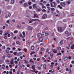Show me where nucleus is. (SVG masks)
Returning <instances> with one entry per match:
<instances>
[{
    "mask_svg": "<svg viewBox=\"0 0 74 74\" xmlns=\"http://www.w3.org/2000/svg\"><path fill=\"white\" fill-rule=\"evenodd\" d=\"M28 28L29 30H32L33 28L32 27H28Z\"/></svg>",
    "mask_w": 74,
    "mask_h": 74,
    "instance_id": "13",
    "label": "nucleus"
},
{
    "mask_svg": "<svg viewBox=\"0 0 74 74\" xmlns=\"http://www.w3.org/2000/svg\"><path fill=\"white\" fill-rule=\"evenodd\" d=\"M5 55L3 56V59H5Z\"/></svg>",
    "mask_w": 74,
    "mask_h": 74,
    "instance_id": "47",
    "label": "nucleus"
},
{
    "mask_svg": "<svg viewBox=\"0 0 74 74\" xmlns=\"http://www.w3.org/2000/svg\"><path fill=\"white\" fill-rule=\"evenodd\" d=\"M38 11H39V12H40L41 11V8H40V9H38Z\"/></svg>",
    "mask_w": 74,
    "mask_h": 74,
    "instance_id": "46",
    "label": "nucleus"
},
{
    "mask_svg": "<svg viewBox=\"0 0 74 74\" xmlns=\"http://www.w3.org/2000/svg\"><path fill=\"white\" fill-rule=\"evenodd\" d=\"M55 64V63L53 62H52L51 63V64L52 65H53V64Z\"/></svg>",
    "mask_w": 74,
    "mask_h": 74,
    "instance_id": "59",
    "label": "nucleus"
},
{
    "mask_svg": "<svg viewBox=\"0 0 74 74\" xmlns=\"http://www.w3.org/2000/svg\"><path fill=\"white\" fill-rule=\"evenodd\" d=\"M35 53V52L33 51L30 54L31 55H33V53Z\"/></svg>",
    "mask_w": 74,
    "mask_h": 74,
    "instance_id": "37",
    "label": "nucleus"
},
{
    "mask_svg": "<svg viewBox=\"0 0 74 74\" xmlns=\"http://www.w3.org/2000/svg\"><path fill=\"white\" fill-rule=\"evenodd\" d=\"M47 8L49 10H51V8L49 7H47Z\"/></svg>",
    "mask_w": 74,
    "mask_h": 74,
    "instance_id": "38",
    "label": "nucleus"
},
{
    "mask_svg": "<svg viewBox=\"0 0 74 74\" xmlns=\"http://www.w3.org/2000/svg\"><path fill=\"white\" fill-rule=\"evenodd\" d=\"M71 16H74V13H72L71 14Z\"/></svg>",
    "mask_w": 74,
    "mask_h": 74,
    "instance_id": "52",
    "label": "nucleus"
},
{
    "mask_svg": "<svg viewBox=\"0 0 74 74\" xmlns=\"http://www.w3.org/2000/svg\"><path fill=\"white\" fill-rule=\"evenodd\" d=\"M2 48L3 49H5V47L4 46H3L2 47Z\"/></svg>",
    "mask_w": 74,
    "mask_h": 74,
    "instance_id": "56",
    "label": "nucleus"
},
{
    "mask_svg": "<svg viewBox=\"0 0 74 74\" xmlns=\"http://www.w3.org/2000/svg\"><path fill=\"white\" fill-rule=\"evenodd\" d=\"M16 43L17 44H18V45H21V43L19 42V41H16Z\"/></svg>",
    "mask_w": 74,
    "mask_h": 74,
    "instance_id": "11",
    "label": "nucleus"
},
{
    "mask_svg": "<svg viewBox=\"0 0 74 74\" xmlns=\"http://www.w3.org/2000/svg\"><path fill=\"white\" fill-rule=\"evenodd\" d=\"M56 1L57 3H60V1L59 0H57Z\"/></svg>",
    "mask_w": 74,
    "mask_h": 74,
    "instance_id": "36",
    "label": "nucleus"
},
{
    "mask_svg": "<svg viewBox=\"0 0 74 74\" xmlns=\"http://www.w3.org/2000/svg\"><path fill=\"white\" fill-rule=\"evenodd\" d=\"M68 59V58L67 57H66L64 58V61H65V60H67Z\"/></svg>",
    "mask_w": 74,
    "mask_h": 74,
    "instance_id": "35",
    "label": "nucleus"
},
{
    "mask_svg": "<svg viewBox=\"0 0 74 74\" xmlns=\"http://www.w3.org/2000/svg\"><path fill=\"white\" fill-rule=\"evenodd\" d=\"M70 3H71V1L70 0H69L67 2V4H70Z\"/></svg>",
    "mask_w": 74,
    "mask_h": 74,
    "instance_id": "30",
    "label": "nucleus"
},
{
    "mask_svg": "<svg viewBox=\"0 0 74 74\" xmlns=\"http://www.w3.org/2000/svg\"><path fill=\"white\" fill-rule=\"evenodd\" d=\"M42 18L43 19H45V18H47V15L45 14H44Z\"/></svg>",
    "mask_w": 74,
    "mask_h": 74,
    "instance_id": "8",
    "label": "nucleus"
},
{
    "mask_svg": "<svg viewBox=\"0 0 74 74\" xmlns=\"http://www.w3.org/2000/svg\"><path fill=\"white\" fill-rule=\"evenodd\" d=\"M3 62V61L2 60H0V64H1Z\"/></svg>",
    "mask_w": 74,
    "mask_h": 74,
    "instance_id": "50",
    "label": "nucleus"
},
{
    "mask_svg": "<svg viewBox=\"0 0 74 74\" xmlns=\"http://www.w3.org/2000/svg\"><path fill=\"white\" fill-rule=\"evenodd\" d=\"M71 49H74V46H73V45H72V47H71Z\"/></svg>",
    "mask_w": 74,
    "mask_h": 74,
    "instance_id": "48",
    "label": "nucleus"
},
{
    "mask_svg": "<svg viewBox=\"0 0 74 74\" xmlns=\"http://www.w3.org/2000/svg\"><path fill=\"white\" fill-rule=\"evenodd\" d=\"M21 55H22V53L21 52H19L18 55V56H21Z\"/></svg>",
    "mask_w": 74,
    "mask_h": 74,
    "instance_id": "32",
    "label": "nucleus"
},
{
    "mask_svg": "<svg viewBox=\"0 0 74 74\" xmlns=\"http://www.w3.org/2000/svg\"><path fill=\"white\" fill-rule=\"evenodd\" d=\"M38 36L40 38L41 37H42V34H41V33H39L38 35Z\"/></svg>",
    "mask_w": 74,
    "mask_h": 74,
    "instance_id": "10",
    "label": "nucleus"
},
{
    "mask_svg": "<svg viewBox=\"0 0 74 74\" xmlns=\"http://www.w3.org/2000/svg\"><path fill=\"white\" fill-rule=\"evenodd\" d=\"M37 4H33L32 5V7L33 8H36L37 6L36 5Z\"/></svg>",
    "mask_w": 74,
    "mask_h": 74,
    "instance_id": "7",
    "label": "nucleus"
},
{
    "mask_svg": "<svg viewBox=\"0 0 74 74\" xmlns=\"http://www.w3.org/2000/svg\"><path fill=\"white\" fill-rule=\"evenodd\" d=\"M29 23H32V19H29Z\"/></svg>",
    "mask_w": 74,
    "mask_h": 74,
    "instance_id": "22",
    "label": "nucleus"
},
{
    "mask_svg": "<svg viewBox=\"0 0 74 74\" xmlns=\"http://www.w3.org/2000/svg\"><path fill=\"white\" fill-rule=\"evenodd\" d=\"M17 27L18 28H20L21 27V24H17Z\"/></svg>",
    "mask_w": 74,
    "mask_h": 74,
    "instance_id": "9",
    "label": "nucleus"
},
{
    "mask_svg": "<svg viewBox=\"0 0 74 74\" xmlns=\"http://www.w3.org/2000/svg\"><path fill=\"white\" fill-rule=\"evenodd\" d=\"M57 13H58V14H60L61 12H59V11H58V10H57Z\"/></svg>",
    "mask_w": 74,
    "mask_h": 74,
    "instance_id": "43",
    "label": "nucleus"
},
{
    "mask_svg": "<svg viewBox=\"0 0 74 74\" xmlns=\"http://www.w3.org/2000/svg\"><path fill=\"white\" fill-rule=\"evenodd\" d=\"M50 56H51V58H52V57L53 56V54H50Z\"/></svg>",
    "mask_w": 74,
    "mask_h": 74,
    "instance_id": "60",
    "label": "nucleus"
},
{
    "mask_svg": "<svg viewBox=\"0 0 74 74\" xmlns=\"http://www.w3.org/2000/svg\"><path fill=\"white\" fill-rule=\"evenodd\" d=\"M27 66L28 67H29L30 66V65L29 64H27Z\"/></svg>",
    "mask_w": 74,
    "mask_h": 74,
    "instance_id": "61",
    "label": "nucleus"
},
{
    "mask_svg": "<svg viewBox=\"0 0 74 74\" xmlns=\"http://www.w3.org/2000/svg\"><path fill=\"white\" fill-rule=\"evenodd\" d=\"M18 31L16 30L14 32V33H15V34H16V33H18Z\"/></svg>",
    "mask_w": 74,
    "mask_h": 74,
    "instance_id": "49",
    "label": "nucleus"
},
{
    "mask_svg": "<svg viewBox=\"0 0 74 74\" xmlns=\"http://www.w3.org/2000/svg\"><path fill=\"white\" fill-rule=\"evenodd\" d=\"M13 53L14 55H16V52H14Z\"/></svg>",
    "mask_w": 74,
    "mask_h": 74,
    "instance_id": "53",
    "label": "nucleus"
},
{
    "mask_svg": "<svg viewBox=\"0 0 74 74\" xmlns=\"http://www.w3.org/2000/svg\"><path fill=\"white\" fill-rule=\"evenodd\" d=\"M42 8H46V7H45V6H44V5L43 4H42Z\"/></svg>",
    "mask_w": 74,
    "mask_h": 74,
    "instance_id": "42",
    "label": "nucleus"
},
{
    "mask_svg": "<svg viewBox=\"0 0 74 74\" xmlns=\"http://www.w3.org/2000/svg\"><path fill=\"white\" fill-rule=\"evenodd\" d=\"M29 62L30 63H31V62H32V63H34V61L32 60V59L30 60Z\"/></svg>",
    "mask_w": 74,
    "mask_h": 74,
    "instance_id": "27",
    "label": "nucleus"
},
{
    "mask_svg": "<svg viewBox=\"0 0 74 74\" xmlns=\"http://www.w3.org/2000/svg\"><path fill=\"white\" fill-rule=\"evenodd\" d=\"M51 10L52 11H55V9L53 8H52L51 9Z\"/></svg>",
    "mask_w": 74,
    "mask_h": 74,
    "instance_id": "23",
    "label": "nucleus"
},
{
    "mask_svg": "<svg viewBox=\"0 0 74 74\" xmlns=\"http://www.w3.org/2000/svg\"><path fill=\"white\" fill-rule=\"evenodd\" d=\"M44 45V44L41 43L40 45V46H41V45Z\"/></svg>",
    "mask_w": 74,
    "mask_h": 74,
    "instance_id": "64",
    "label": "nucleus"
},
{
    "mask_svg": "<svg viewBox=\"0 0 74 74\" xmlns=\"http://www.w3.org/2000/svg\"><path fill=\"white\" fill-rule=\"evenodd\" d=\"M58 7L59 8H60V9H62V7L60 6V5H58Z\"/></svg>",
    "mask_w": 74,
    "mask_h": 74,
    "instance_id": "40",
    "label": "nucleus"
},
{
    "mask_svg": "<svg viewBox=\"0 0 74 74\" xmlns=\"http://www.w3.org/2000/svg\"><path fill=\"white\" fill-rule=\"evenodd\" d=\"M25 63H27V64H28L29 63V62L27 60H25Z\"/></svg>",
    "mask_w": 74,
    "mask_h": 74,
    "instance_id": "31",
    "label": "nucleus"
},
{
    "mask_svg": "<svg viewBox=\"0 0 74 74\" xmlns=\"http://www.w3.org/2000/svg\"><path fill=\"white\" fill-rule=\"evenodd\" d=\"M6 23L8 24H10V20H8L6 21Z\"/></svg>",
    "mask_w": 74,
    "mask_h": 74,
    "instance_id": "16",
    "label": "nucleus"
},
{
    "mask_svg": "<svg viewBox=\"0 0 74 74\" xmlns=\"http://www.w3.org/2000/svg\"><path fill=\"white\" fill-rule=\"evenodd\" d=\"M23 34L24 36L23 37H23L25 36V32L24 31L23 32Z\"/></svg>",
    "mask_w": 74,
    "mask_h": 74,
    "instance_id": "25",
    "label": "nucleus"
},
{
    "mask_svg": "<svg viewBox=\"0 0 74 74\" xmlns=\"http://www.w3.org/2000/svg\"><path fill=\"white\" fill-rule=\"evenodd\" d=\"M57 56H59V55L61 56V55H62V53H57Z\"/></svg>",
    "mask_w": 74,
    "mask_h": 74,
    "instance_id": "20",
    "label": "nucleus"
},
{
    "mask_svg": "<svg viewBox=\"0 0 74 74\" xmlns=\"http://www.w3.org/2000/svg\"><path fill=\"white\" fill-rule=\"evenodd\" d=\"M41 51H44V48H41Z\"/></svg>",
    "mask_w": 74,
    "mask_h": 74,
    "instance_id": "58",
    "label": "nucleus"
},
{
    "mask_svg": "<svg viewBox=\"0 0 74 74\" xmlns=\"http://www.w3.org/2000/svg\"><path fill=\"white\" fill-rule=\"evenodd\" d=\"M65 34H69V32H68V31H66L65 32Z\"/></svg>",
    "mask_w": 74,
    "mask_h": 74,
    "instance_id": "57",
    "label": "nucleus"
},
{
    "mask_svg": "<svg viewBox=\"0 0 74 74\" xmlns=\"http://www.w3.org/2000/svg\"><path fill=\"white\" fill-rule=\"evenodd\" d=\"M60 4L62 7H65V6H66V3L65 2H61L60 3Z\"/></svg>",
    "mask_w": 74,
    "mask_h": 74,
    "instance_id": "2",
    "label": "nucleus"
},
{
    "mask_svg": "<svg viewBox=\"0 0 74 74\" xmlns=\"http://www.w3.org/2000/svg\"><path fill=\"white\" fill-rule=\"evenodd\" d=\"M12 21L13 22V23H14V22H15V20L13 19L12 20Z\"/></svg>",
    "mask_w": 74,
    "mask_h": 74,
    "instance_id": "54",
    "label": "nucleus"
},
{
    "mask_svg": "<svg viewBox=\"0 0 74 74\" xmlns=\"http://www.w3.org/2000/svg\"><path fill=\"white\" fill-rule=\"evenodd\" d=\"M6 52L8 53H10V50L8 49H7L6 50Z\"/></svg>",
    "mask_w": 74,
    "mask_h": 74,
    "instance_id": "33",
    "label": "nucleus"
},
{
    "mask_svg": "<svg viewBox=\"0 0 74 74\" xmlns=\"http://www.w3.org/2000/svg\"><path fill=\"white\" fill-rule=\"evenodd\" d=\"M46 67H47V65H46V64H44V68H45V70L46 69H47L46 68Z\"/></svg>",
    "mask_w": 74,
    "mask_h": 74,
    "instance_id": "29",
    "label": "nucleus"
},
{
    "mask_svg": "<svg viewBox=\"0 0 74 74\" xmlns=\"http://www.w3.org/2000/svg\"><path fill=\"white\" fill-rule=\"evenodd\" d=\"M43 40L42 39V37L40 38L39 39V41L40 42H42V41H43Z\"/></svg>",
    "mask_w": 74,
    "mask_h": 74,
    "instance_id": "19",
    "label": "nucleus"
},
{
    "mask_svg": "<svg viewBox=\"0 0 74 74\" xmlns=\"http://www.w3.org/2000/svg\"><path fill=\"white\" fill-rule=\"evenodd\" d=\"M53 53H56L58 52V50L55 49H54L53 50Z\"/></svg>",
    "mask_w": 74,
    "mask_h": 74,
    "instance_id": "6",
    "label": "nucleus"
},
{
    "mask_svg": "<svg viewBox=\"0 0 74 74\" xmlns=\"http://www.w3.org/2000/svg\"><path fill=\"white\" fill-rule=\"evenodd\" d=\"M58 30L59 32H62V27H58Z\"/></svg>",
    "mask_w": 74,
    "mask_h": 74,
    "instance_id": "3",
    "label": "nucleus"
},
{
    "mask_svg": "<svg viewBox=\"0 0 74 74\" xmlns=\"http://www.w3.org/2000/svg\"><path fill=\"white\" fill-rule=\"evenodd\" d=\"M5 18H8V16H7V15H6L5 16Z\"/></svg>",
    "mask_w": 74,
    "mask_h": 74,
    "instance_id": "55",
    "label": "nucleus"
},
{
    "mask_svg": "<svg viewBox=\"0 0 74 74\" xmlns=\"http://www.w3.org/2000/svg\"><path fill=\"white\" fill-rule=\"evenodd\" d=\"M46 5H47V6H48V7H49L50 5H49V4H47Z\"/></svg>",
    "mask_w": 74,
    "mask_h": 74,
    "instance_id": "63",
    "label": "nucleus"
},
{
    "mask_svg": "<svg viewBox=\"0 0 74 74\" xmlns=\"http://www.w3.org/2000/svg\"><path fill=\"white\" fill-rule=\"evenodd\" d=\"M31 49H32V50H33L34 49V47L33 46H32L31 47Z\"/></svg>",
    "mask_w": 74,
    "mask_h": 74,
    "instance_id": "34",
    "label": "nucleus"
},
{
    "mask_svg": "<svg viewBox=\"0 0 74 74\" xmlns=\"http://www.w3.org/2000/svg\"><path fill=\"white\" fill-rule=\"evenodd\" d=\"M23 6L24 7H26L27 6H28V5L26 3H25L23 4Z\"/></svg>",
    "mask_w": 74,
    "mask_h": 74,
    "instance_id": "15",
    "label": "nucleus"
},
{
    "mask_svg": "<svg viewBox=\"0 0 74 74\" xmlns=\"http://www.w3.org/2000/svg\"><path fill=\"white\" fill-rule=\"evenodd\" d=\"M38 70H41V67L40 66H38Z\"/></svg>",
    "mask_w": 74,
    "mask_h": 74,
    "instance_id": "39",
    "label": "nucleus"
},
{
    "mask_svg": "<svg viewBox=\"0 0 74 74\" xmlns=\"http://www.w3.org/2000/svg\"><path fill=\"white\" fill-rule=\"evenodd\" d=\"M35 65H34L32 66L31 68L32 69H33V70L34 71H36V69H35Z\"/></svg>",
    "mask_w": 74,
    "mask_h": 74,
    "instance_id": "4",
    "label": "nucleus"
},
{
    "mask_svg": "<svg viewBox=\"0 0 74 74\" xmlns=\"http://www.w3.org/2000/svg\"><path fill=\"white\" fill-rule=\"evenodd\" d=\"M13 59H12V60H11V61H10V63L12 64H13Z\"/></svg>",
    "mask_w": 74,
    "mask_h": 74,
    "instance_id": "41",
    "label": "nucleus"
},
{
    "mask_svg": "<svg viewBox=\"0 0 74 74\" xmlns=\"http://www.w3.org/2000/svg\"><path fill=\"white\" fill-rule=\"evenodd\" d=\"M50 5L51 7L56 8V7L57 5V3L55 1L52 2L50 3Z\"/></svg>",
    "mask_w": 74,
    "mask_h": 74,
    "instance_id": "1",
    "label": "nucleus"
},
{
    "mask_svg": "<svg viewBox=\"0 0 74 74\" xmlns=\"http://www.w3.org/2000/svg\"><path fill=\"white\" fill-rule=\"evenodd\" d=\"M57 49L58 50L60 51V50L61 49V47H58L57 48Z\"/></svg>",
    "mask_w": 74,
    "mask_h": 74,
    "instance_id": "26",
    "label": "nucleus"
},
{
    "mask_svg": "<svg viewBox=\"0 0 74 74\" xmlns=\"http://www.w3.org/2000/svg\"><path fill=\"white\" fill-rule=\"evenodd\" d=\"M49 35V33L46 32H45V36H47Z\"/></svg>",
    "mask_w": 74,
    "mask_h": 74,
    "instance_id": "21",
    "label": "nucleus"
},
{
    "mask_svg": "<svg viewBox=\"0 0 74 74\" xmlns=\"http://www.w3.org/2000/svg\"><path fill=\"white\" fill-rule=\"evenodd\" d=\"M15 2V0H12L11 1V3L12 4H13V3H14Z\"/></svg>",
    "mask_w": 74,
    "mask_h": 74,
    "instance_id": "24",
    "label": "nucleus"
},
{
    "mask_svg": "<svg viewBox=\"0 0 74 74\" xmlns=\"http://www.w3.org/2000/svg\"><path fill=\"white\" fill-rule=\"evenodd\" d=\"M8 16H9V17L11 16V14H8Z\"/></svg>",
    "mask_w": 74,
    "mask_h": 74,
    "instance_id": "62",
    "label": "nucleus"
},
{
    "mask_svg": "<svg viewBox=\"0 0 74 74\" xmlns=\"http://www.w3.org/2000/svg\"><path fill=\"white\" fill-rule=\"evenodd\" d=\"M48 51H49V49H47L46 50V52H48Z\"/></svg>",
    "mask_w": 74,
    "mask_h": 74,
    "instance_id": "45",
    "label": "nucleus"
},
{
    "mask_svg": "<svg viewBox=\"0 0 74 74\" xmlns=\"http://www.w3.org/2000/svg\"><path fill=\"white\" fill-rule=\"evenodd\" d=\"M28 4H29V5H31V4H32V2H29L28 3Z\"/></svg>",
    "mask_w": 74,
    "mask_h": 74,
    "instance_id": "44",
    "label": "nucleus"
},
{
    "mask_svg": "<svg viewBox=\"0 0 74 74\" xmlns=\"http://www.w3.org/2000/svg\"><path fill=\"white\" fill-rule=\"evenodd\" d=\"M32 21H35L37 22H40V20L38 19H31Z\"/></svg>",
    "mask_w": 74,
    "mask_h": 74,
    "instance_id": "5",
    "label": "nucleus"
},
{
    "mask_svg": "<svg viewBox=\"0 0 74 74\" xmlns=\"http://www.w3.org/2000/svg\"><path fill=\"white\" fill-rule=\"evenodd\" d=\"M7 56L8 57V58H11V57L12 56L11 55L9 54H7Z\"/></svg>",
    "mask_w": 74,
    "mask_h": 74,
    "instance_id": "14",
    "label": "nucleus"
},
{
    "mask_svg": "<svg viewBox=\"0 0 74 74\" xmlns=\"http://www.w3.org/2000/svg\"><path fill=\"white\" fill-rule=\"evenodd\" d=\"M44 33H45V32L44 31H43L42 33V35H44Z\"/></svg>",
    "mask_w": 74,
    "mask_h": 74,
    "instance_id": "51",
    "label": "nucleus"
},
{
    "mask_svg": "<svg viewBox=\"0 0 74 74\" xmlns=\"http://www.w3.org/2000/svg\"><path fill=\"white\" fill-rule=\"evenodd\" d=\"M25 0H22V1H20L19 2L20 3V4H22L23 3H24V2H25Z\"/></svg>",
    "mask_w": 74,
    "mask_h": 74,
    "instance_id": "18",
    "label": "nucleus"
},
{
    "mask_svg": "<svg viewBox=\"0 0 74 74\" xmlns=\"http://www.w3.org/2000/svg\"><path fill=\"white\" fill-rule=\"evenodd\" d=\"M38 16L37 14H34V18H36V17H38Z\"/></svg>",
    "mask_w": 74,
    "mask_h": 74,
    "instance_id": "17",
    "label": "nucleus"
},
{
    "mask_svg": "<svg viewBox=\"0 0 74 74\" xmlns=\"http://www.w3.org/2000/svg\"><path fill=\"white\" fill-rule=\"evenodd\" d=\"M30 44V41H29V40H28L27 41V45H29Z\"/></svg>",
    "mask_w": 74,
    "mask_h": 74,
    "instance_id": "12",
    "label": "nucleus"
},
{
    "mask_svg": "<svg viewBox=\"0 0 74 74\" xmlns=\"http://www.w3.org/2000/svg\"><path fill=\"white\" fill-rule=\"evenodd\" d=\"M60 44H63V40H61L60 41Z\"/></svg>",
    "mask_w": 74,
    "mask_h": 74,
    "instance_id": "28",
    "label": "nucleus"
}]
</instances>
